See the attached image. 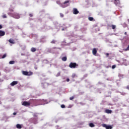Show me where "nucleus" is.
Returning a JSON list of instances; mask_svg holds the SVG:
<instances>
[{"mask_svg": "<svg viewBox=\"0 0 129 129\" xmlns=\"http://www.w3.org/2000/svg\"><path fill=\"white\" fill-rule=\"evenodd\" d=\"M70 1L68 0L65 1L64 3H62V4L60 5L61 8H67V7H69L70 6Z\"/></svg>", "mask_w": 129, "mask_h": 129, "instance_id": "obj_1", "label": "nucleus"}, {"mask_svg": "<svg viewBox=\"0 0 129 129\" xmlns=\"http://www.w3.org/2000/svg\"><path fill=\"white\" fill-rule=\"evenodd\" d=\"M78 64L76 63V62H71L69 66L70 68L75 69V68H77L78 67Z\"/></svg>", "mask_w": 129, "mask_h": 129, "instance_id": "obj_2", "label": "nucleus"}, {"mask_svg": "<svg viewBox=\"0 0 129 129\" xmlns=\"http://www.w3.org/2000/svg\"><path fill=\"white\" fill-rule=\"evenodd\" d=\"M22 74L23 75H25L26 76H31V75H33V72H27L23 71H22Z\"/></svg>", "mask_w": 129, "mask_h": 129, "instance_id": "obj_3", "label": "nucleus"}, {"mask_svg": "<svg viewBox=\"0 0 129 129\" xmlns=\"http://www.w3.org/2000/svg\"><path fill=\"white\" fill-rule=\"evenodd\" d=\"M13 17L15 19H20V18H21V17L20 16V15H19V14L16 13H14L13 14Z\"/></svg>", "mask_w": 129, "mask_h": 129, "instance_id": "obj_4", "label": "nucleus"}, {"mask_svg": "<svg viewBox=\"0 0 129 129\" xmlns=\"http://www.w3.org/2000/svg\"><path fill=\"white\" fill-rule=\"evenodd\" d=\"M22 105L24 106H30V105H31V103H30V102L24 101L22 103Z\"/></svg>", "mask_w": 129, "mask_h": 129, "instance_id": "obj_5", "label": "nucleus"}, {"mask_svg": "<svg viewBox=\"0 0 129 129\" xmlns=\"http://www.w3.org/2000/svg\"><path fill=\"white\" fill-rule=\"evenodd\" d=\"M102 126L103 127H105L106 129H111L112 128V127L110 125H108L106 124H102Z\"/></svg>", "mask_w": 129, "mask_h": 129, "instance_id": "obj_6", "label": "nucleus"}, {"mask_svg": "<svg viewBox=\"0 0 129 129\" xmlns=\"http://www.w3.org/2000/svg\"><path fill=\"white\" fill-rule=\"evenodd\" d=\"M114 4L115 6H117V7H120V2H119V0H114Z\"/></svg>", "mask_w": 129, "mask_h": 129, "instance_id": "obj_7", "label": "nucleus"}, {"mask_svg": "<svg viewBox=\"0 0 129 129\" xmlns=\"http://www.w3.org/2000/svg\"><path fill=\"white\" fill-rule=\"evenodd\" d=\"M73 14L74 15H77L78 14H79V11H78V10L76 8L73 9Z\"/></svg>", "mask_w": 129, "mask_h": 129, "instance_id": "obj_8", "label": "nucleus"}, {"mask_svg": "<svg viewBox=\"0 0 129 129\" xmlns=\"http://www.w3.org/2000/svg\"><path fill=\"white\" fill-rule=\"evenodd\" d=\"M17 84H18V81H14L10 84V85L11 86H15V85H17Z\"/></svg>", "mask_w": 129, "mask_h": 129, "instance_id": "obj_9", "label": "nucleus"}, {"mask_svg": "<svg viewBox=\"0 0 129 129\" xmlns=\"http://www.w3.org/2000/svg\"><path fill=\"white\" fill-rule=\"evenodd\" d=\"M5 35H6V32L3 30H0V37H3V36H5Z\"/></svg>", "mask_w": 129, "mask_h": 129, "instance_id": "obj_10", "label": "nucleus"}, {"mask_svg": "<svg viewBox=\"0 0 129 129\" xmlns=\"http://www.w3.org/2000/svg\"><path fill=\"white\" fill-rule=\"evenodd\" d=\"M97 53V49H96V48H93V50H92V53L94 55H96V53Z\"/></svg>", "mask_w": 129, "mask_h": 129, "instance_id": "obj_11", "label": "nucleus"}, {"mask_svg": "<svg viewBox=\"0 0 129 129\" xmlns=\"http://www.w3.org/2000/svg\"><path fill=\"white\" fill-rule=\"evenodd\" d=\"M9 43H10L11 44H15V40H14V39L11 38L9 40Z\"/></svg>", "mask_w": 129, "mask_h": 129, "instance_id": "obj_12", "label": "nucleus"}, {"mask_svg": "<svg viewBox=\"0 0 129 129\" xmlns=\"http://www.w3.org/2000/svg\"><path fill=\"white\" fill-rule=\"evenodd\" d=\"M105 112H106V113H111L112 112V111L109 109H106L105 110Z\"/></svg>", "mask_w": 129, "mask_h": 129, "instance_id": "obj_13", "label": "nucleus"}, {"mask_svg": "<svg viewBox=\"0 0 129 129\" xmlns=\"http://www.w3.org/2000/svg\"><path fill=\"white\" fill-rule=\"evenodd\" d=\"M117 61V62H118V63H120V62H121V61H122V63H123L124 61H126V59H124L123 58H122L120 61V60H116Z\"/></svg>", "mask_w": 129, "mask_h": 129, "instance_id": "obj_14", "label": "nucleus"}, {"mask_svg": "<svg viewBox=\"0 0 129 129\" xmlns=\"http://www.w3.org/2000/svg\"><path fill=\"white\" fill-rule=\"evenodd\" d=\"M61 60H62V61H67V57L64 56V57H62Z\"/></svg>", "mask_w": 129, "mask_h": 129, "instance_id": "obj_15", "label": "nucleus"}, {"mask_svg": "<svg viewBox=\"0 0 129 129\" xmlns=\"http://www.w3.org/2000/svg\"><path fill=\"white\" fill-rule=\"evenodd\" d=\"M16 127L17 128L21 129V128H22V125L21 124H17L16 125Z\"/></svg>", "mask_w": 129, "mask_h": 129, "instance_id": "obj_16", "label": "nucleus"}, {"mask_svg": "<svg viewBox=\"0 0 129 129\" xmlns=\"http://www.w3.org/2000/svg\"><path fill=\"white\" fill-rule=\"evenodd\" d=\"M89 126H90V127H94V126H95V125H94L93 123H90Z\"/></svg>", "mask_w": 129, "mask_h": 129, "instance_id": "obj_17", "label": "nucleus"}, {"mask_svg": "<svg viewBox=\"0 0 129 129\" xmlns=\"http://www.w3.org/2000/svg\"><path fill=\"white\" fill-rule=\"evenodd\" d=\"M31 52H36V48H35V47L31 48Z\"/></svg>", "mask_w": 129, "mask_h": 129, "instance_id": "obj_18", "label": "nucleus"}, {"mask_svg": "<svg viewBox=\"0 0 129 129\" xmlns=\"http://www.w3.org/2000/svg\"><path fill=\"white\" fill-rule=\"evenodd\" d=\"M88 20L89 21H94V18L93 17H89Z\"/></svg>", "mask_w": 129, "mask_h": 129, "instance_id": "obj_19", "label": "nucleus"}, {"mask_svg": "<svg viewBox=\"0 0 129 129\" xmlns=\"http://www.w3.org/2000/svg\"><path fill=\"white\" fill-rule=\"evenodd\" d=\"M56 42H57V41H56V40H52L51 41V44H55Z\"/></svg>", "mask_w": 129, "mask_h": 129, "instance_id": "obj_20", "label": "nucleus"}, {"mask_svg": "<svg viewBox=\"0 0 129 129\" xmlns=\"http://www.w3.org/2000/svg\"><path fill=\"white\" fill-rule=\"evenodd\" d=\"M56 4H57V5H59L60 7H61V5H62V4H61V2H60V1H56Z\"/></svg>", "mask_w": 129, "mask_h": 129, "instance_id": "obj_21", "label": "nucleus"}, {"mask_svg": "<svg viewBox=\"0 0 129 129\" xmlns=\"http://www.w3.org/2000/svg\"><path fill=\"white\" fill-rule=\"evenodd\" d=\"M118 76H119V78H123V75L119 74Z\"/></svg>", "mask_w": 129, "mask_h": 129, "instance_id": "obj_22", "label": "nucleus"}, {"mask_svg": "<svg viewBox=\"0 0 129 129\" xmlns=\"http://www.w3.org/2000/svg\"><path fill=\"white\" fill-rule=\"evenodd\" d=\"M9 64H15V61L14 60L10 61L9 62Z\"/></svg>", "mask_w": 129, "mask_h": 129, "instance_id": "obj_23", "label": "nucleus"}, {"mask_svg": "<svg viewBox=\"0 0 129 129\" xmlns=\"http://www.w3.org/2000/svg\"><path fill=\"white\" fill-rule=\"evenodd\" d=\"M7 57V53L4 54L2 56V59H5Z\"/></svg>", "mask_w": 129, "mask_h": 129, "instance_id": "obj_24", "label": "nucleus"}, {"mask_svg": "<svg viewBox=\"0 0 129 129\" xmlns=\"http://www.w3.org/2000/svg\"><path fill=\"white\" fill-rule=\"evenodd\" d=\"M60 75H61V73H60V72H58V73L56 74V77H59V76H60Z\"/></svg>", "mask_w": 129, "mask_h": 129, "instance_id": "obj_25", "label": "nucleus"}, {"mask_svg": "<svg viewBox=\"0 0 129 129\" xmlns=\"http://www.w3.org/2000/svg\"><path fill=\"white\" fill-rule=\"evenodd\" d=\"M59 15H60V18H64V14L62 13H60Z\"/></svg>", "mask_w": 129, "mask_h": 129, "instance_id": "obj_26", "label": "nucleus"}, {"mask_svg": "<svg viewBox=\"0 0 129 129\" xmlns=\"http://www.w3.org/2000/svg\"><path fill=\"white\" fill-rule=\"evenodd\" d=\"M60 107L61 108H65V105H64V104L61 105Z\"/></svg>", "mask_w": 129, "mask_h": 129, "instance_id": "obj_27", "label": "nucleus"}, {"mask_svg": "<svg viewBox=\"0 0 129 129\" xmlns=\"http://www.w3.org/2000/svg\"><path fill=\"white\" fill-rule=\"evenodd\" d=\"M2 17L3 18V19H6L7 18V15L5 14L3 16H2Z\"/></svg>", "mask_w": 129, "mask_h": 129, "instance_id": "obj_28", "label": "nucleus"}, {"mask_svg": "<svg viewBox=\"0 0 129 129\" xmlns=\"http://www.w3.org/2000/svg\"><path fill=\"white\" fill-rule=\"evenodd\" d=\"M76 76V75H75V74H74L72 75V78H75Z\"/></svg>", "mask_w": 129, "mask_h": 129, "instance_id": "obj_29", "label": "nucleus"}, {"mask_svg": "<svg viewBox=\"0 0 129 129\" xmlns=\"http://www.w3.org/2000/svg\"><path fill=\"white\" fill-rule=\"evenodd\" d=\"M74 96H72L70 98V100H73L74 98Z\"/></svg>", "mask_w": 129, "mask_h": 129, "instance_id": "obj_30", "label": "nucleus"}, {"mask_svg": "<svg viewBox=\"0 0 129 129\" xmlns=\"http://www.w3.org/2000/svg\"><path fill=\"white\" fill-rule=\"evenodd\" d=\"M33 116H34V117H37V116H38V115H37V114L34 113V114H33Z\"/></svg>", "mask_w": 129, "mask_h": 129, "instance_id": "obj_31", "label": "nucleus"}, {"mask_svg": "<svg viewBox=\"0 0 129 129\" xmlns=\"http://www.w3.org/2000/svg\"><path fill=\"white\" fill-rule=\"evenodd\" d=\"M105 55L106 56V57H108V56H109V53H107L105 54Z\"/></svg>", "mask_w": 129, "mask_h": 129, "instance_id": "obj_32", "label": "nucleus"}, {"mask_svg": "<svg viewBox=\"0 0 129 129\" xmlns=\"http://www.w3.org/2000/svg\"><path fill=\"white\" fill-rule=\"evenodd\" d=\"M67 82H69V81H70V79H67Z\"/></svg>", "mask_w": 129, "mask_h": 129, "instance_id": "obj_33", "label": "nucleus"}, {"mask_svg": "<svg viewBox=\"0 0 129 129\" xmlns=\"http://www.w3.org/2000/svg\"><path fill=\"white\" fill-rule=\"evenodd\" d=\"M29 16L31 17H33V14H30Z\"/></svg>", "mask_w": 129, "mask_h": 129, "instance_id": "obj_34", "label": "nucleus"}, {"mask_svg": "<svg viewBox=\"0 0 129 129\" xmlns=\"http://www.w3.org/2000/svg\"><path fill=\"white\" fill-rule=\"evenodd\" d=\"M115 28H116V26L113 25V29L114 30V29H115Z\"/></svg>", "mask_w": 129, "mask_h": 129, "instance_id": "obj_35", "label": "nucleus"}, {"mask_svg": "<svg viewBox=\"0 0 129 129\" xmlns=\"http://www.w3.org/2000/svg\"><path fill=\"white\" fill-rule=\"evenodd\" d=\"M116 67V65H113V69H114V68H115Z\"/></svg>", "mask_w": 129, "mask_h": 129, "instance_id": "obj_36", "label": "nucleus"}, {"mask_svg": "<svg viewBox=\"0 0 129 129\" xmlns=\"http://www.w3.org/2000/svg\"><path fill=\"white\" fill-rule=\"evenodd\" d=\"M3 29V26L2 25H0V29Z\"/></svg>", "mask_w": 129, "mask_h": 129, "instance_id": "obj_37", "label": "nucleus"}, {"mask_svg": "<svg viewBox=\"0 0 129 129\" xmlns=\"http://www.w3.org/2000/svg\"><path fill=\"white\" fill-rule=\"evenodd\" d=\"M10 12H14V10H13V9H10Z\"/></svg>", "mask_w": 129, "mask_h": 129, "instance_id": "obj_38", "label": "nucleus"}, {"mask_svg": "<svg viewBox=\"0 0 129 129\" xmlns=\"http://www.w3.org/2000/svg\"><path fill=\"white\" fill-rule=\"evenodd\" d=\"M13 114H14V115H16V114H17V113L14 112V113H13Z\"/></svg>", "mask_w": 129, "mask_h": 129, "instance_id": "obj_39", "label": "nucleus"}, {"mask_svg": "<svg viewBox=\"0 0 129 129\" xmlns=\"http://www.w3.org/2000/svg\"><path fill=\"white\" fill-rule=\"evenodd\" d=\"M121 94L122 95H125V93H121Z\"/></svg>", "mask_w": 129, "mask_h": 129, "instance_id": "obj_40", "label": "nucleus"}, {"mask_svg": "<svg viewBox=\"0 0 129 129\" xmlns=\"http://www.w3.org/2000/svg\"><path fill=\"white\" fill-rule=\"evenodd\" d=\"M111 27H112V29H113V25H112Z\"/></svg>", "mask_w": 129, "mask_h": 129, "instance_id": "obj_41", "label": "nucleus"}, {"mask_svg": "<svg viewBox=\"0 0 129 129\" xmlns=\"http://www.w3.org/2000/svg\"><path fill=\"white\" fill-rule=\"evenodd\" d=\"M112 69H113V66H112Z\"/></svg>", "mask_w": 129, "mask_h": 129, "instance_id": "obj_42", "label": "nucleus"}, {"mask_svg": "<svg viewBox=\"0 0 129 129\" xmlns=\"http://www.w3.org/2000/svg\"><path fill=\"white\" fill-rule=\"evenodd\" d=\"M124 35H126V32H125V33H124Z\"/></svg>", "mask_w": 129, "mask_h": 129, "instance_id": "obj_43", "label": "nucleus"}, {"mask_svg": "<svg viewBox=\"0 0 129 129\" xmlns=\"http://www.w3.org/2000/svg\"><path fill=\"white\" fill-rule=\"evenodd\" d=\"M62 31H64V29L63 28L62 29Z\"/></svg>", "mask_w": 129, "mask_h": 129, "instance_id": "obj_44", "label": "nucleus"}, {"mask_svg": "<svg viewBox=\"0 0 129 129\" xmlns=\"http://www.w3.org/2000/svg\"><path fill=\"white\" fill-rule=\"evenodd\" d=\"M36 123H37V122L36 123H34V124H36Z\"/></svg>", "mask_w": 129, "mask_h": 129, "instance_id": "obj_45", "label": "nucleus"}, {"mask_svg": "<svg viewBox=\"0 0 129 129\" xmlns=\"http://www.w3.org/2000/svg\"><path fill=\"white\" fill-rule=\"evenodd\" d=\"M128 21L129 22V19H128Z\"/></svg>", "mask_w": 129, "mask_h": 129, "instance_id": "obj_46", "label": "nucleus"}]
</instances>
